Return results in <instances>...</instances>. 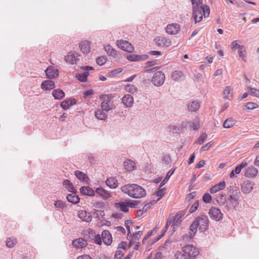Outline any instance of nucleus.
<instances>
[{
  "label": "nucleus",
  "instance_id": "nucleus-1",
  "mask_svg": "<svg viewBox=\"0 0 259 259\" xmlns=\"http://www.w3.org/2000/svg\"><path fill=\"white\" fill-rule=\"evenodd\" d=\"M121 190L124 193L135 199L144 197L146 195L145 190L141 186L135 184L124 185L121 187Z\"/></svg>",
  "mask_w": 259,
  "mask_h": 259
},
{
  "label": "nucleus",
  "instance_id": "nucleus-2",
  "mask_svg": "<svg viewBox=\"0 0 259 259\" xmlns=\"http://www.w3.org/2000/svg\"><path fill=\"white\" fill-rule=\"evenodd\" d=\"M182 251L185 253L190 259H195L199 253L198 248L190 244L183 246L182 247Z\"/></svg>",
  "mask_w": 259,
  "mask_h": 259
},
{
  "label": "nucleus",
  "instance_id": "nucleus-3",
  "mask_svg": "<svg viewBox=\"0 0 259 259\" xmlns=\"http://www.w3.org/2000/svg\"><path fill=\"white\" fill-rule=\"evenodd\" d=\"M102 102L101 108L106 112L113 109L114 107L113 101L109 95H104L102 98Z\"/></svg>",
  "mask_w": 259,
  "mask_h": 259
},
{
  "label": "nucleus",
  "instance_id": "nucleus-4",
  "mask_svg": "<svg viewBox=\"0 0 259 259\" xmlns=\"http://www.w3.org/2000/svg\"><path fill=\"white\" fill-rule=\"evenodd\" d=\"M195 220L197 221L199 230L201 232L205 231L208 229L209 221L206 215L197 217Z\"/></svg>",
  "mask_w": 259,
  "mask_h": 259
},
{
  "label": "nucleus",
  "instance_id": "nucleus-5",
  "mask_svg": "<svg viewBox=\"0 0 259 259\" xmlns=\"http://www.w3.org/2000/svg\"><path fill=\"white\" fill-rule=\"evenodd\" d=\"M241 195L240 192H235V195H231L227 199V209L228 210L235 208L238 204V199Z\"/></svg>",
  "mask_w": 259,
  "mask_h": 259
},
{
  "label": "nucleus",
  "instance_id": "nucleus-6",
  "mask_svg": "<svg viewBox=\"0 0 259 259\" xmlns=\"http://www.w3.org/2000/svg\"><path fill=\"white\" fill-rule=\"evenodd\" d=\"M165 78L164 73L162 71H157L154 74L151 81L154 85L160 87L163 84Z\"/></svg>",
  "mask_w": 259,
  "mask_h": 259
},
{
  "label": "nucleus",
  "instance_id": "nucleus-7",
  "mask_svg": "<svg viewBox=\"0 0 259 259\" xmlns=\"http://www.w3.org/2000/svg\"><path fill=\"white\" fill-rule=\"evenodd\" d=\"M208 214L211 219L216 221L223 219V214L218 207H211L209 210Z\"/></svg>",
  "mask_w": 259,
  "mask_h": 259
},
{
  "label": "nucleus",
  "instance_id": "nucleus-8",
  "mask_svg": "<svg viewBox=\"0 0 259 259\" xmlns=\"http://www.w3.org/2000/svg\"><path fill=\"white\" fill-rule=\"evenodd\" d=\"M117 46L120 49L127 52H133L134 47L128 41L124 40H118L117 41Z\"/></svg>",
  "mask_w": 259,
  "mask_h": 259
},
{
  "label": "nucleus",
  "instance_id": "nucleus-9",
  "mask_svg": "<svg viewBox=\"0 0 259 259\" xmlns=\"http://www.w3.org/2000/svg\"><path fill=\"white\" fill-rule=\"evenodd\" d=\"M156 45L159 47H168L171 45V41L169 39L163 36H158L154 39Z\"/></svg>",
  "mask_w": 259,
  "mask_h": 259
},
{
  "label": "nucleus",
  "instance_id": "nucleus-10",
  "mask_svg": "<svg viewBox=\"0 0 259 259\" xmlns=\"http://www.w3.org/2000/svg\"><path fill=\"white\" fill-rule=\"evenodd\" d=\"M193 17L195 19V23L200 22L203 17L202 8L201 6L195 7L193 6Z\"/></svg>",
  "mask_w": 259,
  "mask_h": 259
},
{
  "label": "nucleus",
  "instance_id": "nucleus-11",
  "mask_svg": "<svg viewBox=\"0 0 259 259\" xmlns=\"http://www.w3.org/2000/svg\"><path fill=\"white\" fill-rule=\"evenodd\" d=\"M187 210L186 209L178 211L175 217H171L172 218L173 224L172 227L178 226L182 222L181 218L186 214Z\"/></svg>",
  "mask_w": 259,
  "mask_h": 259
},
{
  "label": "nucleus",
  "instance_id": "nucleus-12",
  "mask_svg": "<svg viewBox=\"0 0 259 259\" xmlns=\"http://www.w3.org/2000/svg\"><path fill=\"white\" fill-rule=\"evenodd\" d=\"M180 30V25L177 23L169 24L165 28L167 33L171 35L176 34Z\"/></svg>",
  "mask_w": 259,
  "mask_h": 259
},
{
  "label": "nucleus",
  "instance_id": "nucleus-13",
  "mask_svg": "<svg viewBox=\"0 0 259 259\" xmlns=\"http://www.w3.org/2000/svg\"><path fill=\"white\" fill-rule=\"evenodd\" d=\"M251 159H250L248 157L246 158L243 160L241 163L235 167V169H233L234 171L236 174H239L241 172L242 169L248 166L251 162Z\"/></svg>",
  "mask_w": 259,
  "mask_h": 259
},
{
  "label": "nucleus",
  "instance_id": "nucleus-14",
  "mask_svg": "<svg viewBox=\"0 0 259 259\" xmlns=\"http://www.w3.org/2000/svg\"><path fill=\"white\" fill-rule=\"evenodd\" d=\"M102 239L103 243L107 245L111 244L112 241L111 234L108 230H104L102 233Z\"/></svg>",
  "mask_w": 259,
  "mask_h": 259
},
{
  "label": "nucleus",
  "instance_id": "nucleus-15",
  "mask_svg": "<svg viewBox=\"0 0 259 259\" xmlns=\"http://www.w3.org/2000/svg\"><path fill=\"white\" fill-rule=\"evenodd\" d=\"M122 103L125 108L132 107L134 104L133 97L129 94L124 95L122 98Z\"/></svg>",
  "mask_w": 259,
  "mask_h": 259
},
{
  "label": "nucleus",
  "instance_id": "nucleus-16",
  "mask_svg": "<svg viewBox=\"0 0 259 259\" xmlns=\"http://www.w3.org/2000/svg\"><path fill=\"white\" fill-rule=\"evenodd\" d=\"M171 76L172 79L178 82L184 80L185 76L182 71L180 70H175L172 72Z\"/></svg>",
  "mask_w": 259,
  "mask_h": 259
},
{
  "label": "nucleus",
  "instance_id": "nucleus-17",
  "mask_svg": "<svg viewBox=\"0 0 259 259\" xmlns=\"http://www.w3.org/2000/svg\"><path fill=\"white\" fill-rule=\"evenodd\" d=\"M253 184L249 181H245L241 185V191L244 194L249 193L253 189Z\"/></svg>",
  "mask_w": 259,
  "mask_h": 259
},
{
  "label": "nucleus",
  "instance_id": "nucleus-18",
  "mask_svg": "<svg viewBox=\"0 0 259 259\" xmlns=\"http://www.w3.org/2000/svg\"><path fill=\"white\" fill-rule=\"evenodd\" d=\"M148 56L147 55H139L135 54H131L127 56V59L131 61H139L145 60L148 59Z\"/></svg>",
  "mask_w": 259,
  "mask_h": 259
},
{
  "label": "nucleus",
  "instance_id": "nucleus-19",
  "mask_svg": "<svg viewBox=\"0 0 259 259\" xmlns=\"http://www.w3.org/2000/svg\"><path fill=\"white\" fill-rule=\"evenodd\" d=\"M78 60L77 53L74 51L69 52L65 57L66 61L72 64L76 63Z\"/></svg>",
  "mask_w": 259,
  "mask_h": 259
},
{
  "label": "nucleus",
  "instance_id": "nucleus-20",
  "mask_svg": "<svg viewBox=\"0 0 259 259\" xmlns=\"http://www.w3.org/2000/svg\"><path fill=\"white\" fill-rule=\"evenodd\" d=\"M47 76L49 78H54L58 75V70L52 67H48L45 71Z\"/></svg>",
  "mask_w": 259,
  "mask_h": 259
},
{
  "label": "nucleus",
  "instance_id": "nucleus-21",
  "mask_svg": "<svg viewBox=\"0 0 259 259\" xmlns=\"http://www.w3.org/2000/svg\"><path fill=\"white\" fill-rule=\"evenodd\" d=\"M78 217L83 221L90 222L92 219V214L86 210H81L79 212Z\"/></svg>",
  "mask_w": 259,
  "mask_h": 259
},
{
  "label": "nucleus",
  "instance_id": "nucleus-22",
  "mask_svg": "<svg viewBox=\"0 0 259 259\" xmlns=\"http://www.w3.org/2000/svg\"><path fill=\"white\" fill-rule=\"evenodd\" d=\"M74 175L81 182H83L88 183L89 181L88 176L84 172L80 170H75L74 171Z\"/></svg>",
  "mask_w": 259,
  "mask_h": 259
},
{
  "label": "nucleus",
  "instance_id": "nucleus-23",
  "mask_svg": "<svg viewBox=\"0 0 259 259\" xmlns=\"http://www.w3.org/2000/svg\"><path fill=\"white\" fill-rule=\"evenodd\" d=\"M258 172V170L252 166H249L245 170L244 176L248 178L255 177Z\"/></svg>",
  "mask_w": 259,
  "mask_h": 259
},
{
  "label": "nucleus",
  "instance_id": "nucleus-24",
  "mask_svg": "<svg viewBox=\"0 0 259 259\" xmlns=\"http://www.w3.org/2000/svg\"><path fill=\"white\" fill-rule=\"evenodd\" d=\"M55 87V83L51 80H45L41 84V89L45 90H50Z\"/></svg>",
  "mask_w": 259,
  "mask_h": 259
},
{
  "label": "nucleus",
  "instance_id": "nucleus-25",
  "mask_svg": "<svg viewBox=\"0 0 259 259\" xmlns=\"http://www.w3.org/2000/svg\"><path fill=\"white\" fill-rule=\"evenodd\" d=\"M72 245L74 247L79 248H82L83 247L86 246L87 245V242L85 240H83L82 238H79L78 239H76L72 242Z\"/></svg>",
  "mask_w": 259,
  "mask_h": 259
},
{
  "label": "nucleus",
  "instance_id": "nucleus-26",
  "mask_svg": "<svg viewBox=\"0 0 259 259\" xmlns=\"http://www.w3.org/2000/svg\"><path fill=\"white\" fill-rule=\"evenodd\" d=\"M80 192L85 195L93 196L95 195V191L91 188L87 186H83L80 188Z\"/></svg>",
  "mask_w": 259,
  "mask_h": 259
},
{
  "label": "nucleus",
  "instance_id": "nucleus-27",
  "mask_svg": "<svg viewBox=\"0 0 259 259\" xmlns=\"http://www.w3.org/2000/svg\"><path fill=\"white\" fill-rule=\"evenodd\" d=\"M226 186V183L225 181H222L219 183L218 184L214 185L210 189V192L211 194L215 193L219 190H223Z\"/></svg>",
  "mask_w": 259,
  "mask_h": 259
},
{
  "label": "nucleus",
  "instance_id": "nucleus-28",
  "mask_svg": "<svg viewBox=\"0 0 259 259\" xmlns=\"http://www.w3.org/2000/svg\"><path fill=\"white\" fill-rule=\"evenodd\" d=\"M75 99L73 98H70L69 99L63 101L61 104V106L63 109L67 110L70 106L75 104Z\"/></svg>",
  "mask_w": 259,
  "mask_h": 259
},
{
  "label": "nucleus",
  "instance_id": "nucleus-29",
  "mask_svg": "<svg viewBox=\"0 0 259 259\" xmlns=\"http://www.w3.org/2000/svg\"><path fill=\"white\" fill-rule=\"evenodd\" d=\"M198 227L197 221L194 220L190 226L189 236L190 238H192L195 236Z\"/></svg>",
  "mask_w": 259,
  "mask_h": 259
},
{
  "label": "nucleus",
  "instance_id": "nucleus-30",
  "mask_svg": "<svg viewBox=\"0 0 259 259\" xmlns=\"http://www.w3.org/2000/svg\"><path fill=\"white\" fill-rule=\"evenodd\" d=\"M95 193L103 199H107L110 196V193L102 188H97Z\"/></svg>",
  "mask_w": 259,
  "mask_h": 259
},
{
  "label": "nucleus",
  "instance_id": "nucleus-31",
  "mask_svg": "<svg viewBox=\"0 0 259 259\" xmlns=\"http://www.w3.org/2000/svg\"><path fill=\"white\" fill-rule=\"evenodd\" d=\"M106 185L111 189H115L118 186L117 180L113 177H110L106 181Z\"/></svg>",
  "mask_w": 259,
  "mask_h": 259
},
{
  "label": "nucleus",
  "instance_id": "nucleus-32",
  "mask_svg": "<svg viewBox=\"0 0 259 259\" xmlns=\"http://www.w3.org/2000/svg\"><path fill=\"white\" fill-rule=\"evenodd\" d=\"M105 111L103 110L102 108L98 109L95 112V117L99 120H105L107 118V115L105 113Z\"/></svg>",
  "mask_w": 259,
  "mask_h": 259
},
{
  "label": "nucleus",
  "instance_id": "nucleus-33",
  "mask_svg": "<svg viewBox=\"0 0 259 259\" xmlns=\"http://www.w3.org/2000/svg\"><path fill=\"white\" fill-rule=\"evenodd\" d=\"M124 166L126 170L131 171L135 169L136 164L134 161L128 159L124 162Z\"/></svg>",
  "mask_w": 259,
  "mask_h": 259
},
{
  "label": "nucleus",
  "instance_id": "nucleus-34",
  "mask_svg": "<svg viewBox=\"0 0 259 259\" xmlns=\"http://www.w3.org/2000/svg\"><path fill=\"white\" fill-rule=\"evenodd\" d=\"M52 95L56 100H61L65 96L64 92L61 89L54 90L52 92Z\"/></svg>",
  "mask_w": 259,
  "mask_h": 259
},
{
  "label": "nucleus",
  "instance_id": "nucleus-35",
  "mask_svg": "<svg viewBox=\"0 0 259 259\" xmlns=\"http://www.w3.org/2000/svg\"><path fill=\"white\" fill-rule=\"evenodd\" d=\"M200 103L197 101H193L188 105V109L190 111H196L200 108Z\"/></svg>",
  "mask_w": 259,
  "mask_h": 259
},
{
  "label": "nucleus",
  "instance_id": "nucleus-36",
  "mask_svg": "<svg viewBox=\"0 0 259 259\" xmlns=\"http://www.w3.org/2000/svg\"><path fill=\"white\" fill-rule=\"evenodd\" d=\"M66 198L68 201L73 204L77 203L79 201V198L75 193L67 195Z\"/></svg>",
  "mask_w": 259,
  "mask_h": 259
},
{
  "label": "nucleus",
  "instance_id": "nucleus-37",
  "mask_svg": "<svg viewBox=\"0 0 259 259\" xmlns=\"http://www.w3.org/2000/svg\"><path fill=\"white\" fill-rule=\"evenodd\" d=\"M199 118L198 117H196L194 121H188L187 122V124L190 125V127L193 129V130H197L200 128V124H199Z\"/></svg>",
  "mask_w": 259,
  "mask_h": 259
},
{
  "label": "nucleus",
  "instance_id": "nucleus-38",
  "mask_svg": "<svg viewBox=\"0 0 259 259\" xmlns=\"http://www.w3.org/2000/svg\"><path fill=\"white\" fill-rule=\"evenodd\" d=\"M236 122L235 119L230 117L225 120L223 123V126L225 128H229L234 126Z\"/></svg>",
  "mask_w": 259,
  "mask_h": 259
},
{
  "label": "nucleus",
  "instance_id": "nucleus-39",
  "mask_svg": "<svg viewBox=\"0 0 259 259\" xmlns=\"http://www.w3.org/2000/svg\"><path fill=\"white\" fill-rule=\"evenodd\" d=\"M89 75L88 71H84L82 73H79L76 74V78L81 82H85Z\"/></svg>",
  "mask_w": 259,
  "mask_h": 259
},
{
  "label": "nucleus",
  "instance_id": "nucleus-40",
  "mask_svg": "<svg viewBox=\"0 0 259 259\" xmlns=\"http://www.w3.org/2000/svg\"><path fill=\"white\" fill-rule=\"evenodd\" d=\"M79 47L81 52L84 54H87L90 52V46L88 42L85 41L81 42Z\"/></svg>",
  "mask_w": 259,
  "mask_h": 259
},
{
  "label": "nucleus",
  "instance_id": "nucleus-41",
  "mask_svg": "<svg viewBox=\"0 0 259 259\" xmlns=\"http://www.w3.org/2000/svg\"><path fill=\"white\" fill-rule=\"evenodd\" d=\"M117 207H119L120 209L124 212H128V205L126 202L120 201L115 203Z\"/></svg>",
  "mask_w": 259,
  "mask_h": 259
},
{
  "label": "nucleus",
  "instance_id": "nucleus-42",
  "mask_svg": "<svg viewBox=\"0 0 259 259\" xmlns=\"http://www.w3.org/2000/svg\"><path fill=\"white\" fill-rule=\"evenodd\" d=\"M105 51L107 53L113 57H115L117 56V51L113 49L110 45H107L104 47Z\"/></svg>",
  "mask_w": 259,
  "mask_h": 259
},
{
  "label": "nucleus",
  "instance_id": "nucleus-43",
  "mask_svg": "<svg viewBox=\"0 0 259 259\" xmlns=\"http://www.w3.org/2000/svg\"><path fill=\"white\" fill-rule=\"evenodd\" d=\"M175 170V168H174L172 170H169L165 177L164 178L162 182L161 183L160 185V188H161L163 186H164L169 180L170 177L172 176V175L174 173V171Z\"/></svg>",
  "mask_w": 259,
  "mask_h": 259
},
{
  "label": "nucleus",
  "instance_id": "nucleus-44",
  "mask_svg": "<svg viewBox=\"0 0 259 259\" xmlns=\"http://www.w3.org/2000/svg\"><path fill=\"white\" fill-rule=\"evenodd\" d=\"M63 186L70 192L74 191V187L72 184L68 180H65L63 182Z\"/></svg>",
  "mask_w": 259,
  "mask_h": 259
},
{
  "label": "nucleus",
  "instance_id": "nucleus-45",
  "mask_svg": "<svg viewBox=\"0 0 259 259\" xmlns=\"http://www.w3.org/2000/svg\"><path fill=\"white\" fill-rule=\"evenodd\" d=\"M245 53H246V47L244 46H241L240 49L238 50V55L240 58L242 59V60L246 62L245 58Z\"/></svg>",
  "mask_w": 259,
  "mask_h": 259
},
{
  "label": "nucleus",
  "instance_id": "nucleus-46",
  "mask_svg": "<svg viewBox=\"0 0 259 259\" xmlns=\"http://www.w3.org/2000/svg\"><path fill=\"white\" fill-rule=\"evenodd\" d=\"M125 90L127 92L134 94L137 92V88L133 84H127L125 86Z\"/></svg>",
  "mask_w": 259,
  "mask_h": 259
},
{
  "label": "nucleus",
  "instance_id": "nucleus-47",
  "mask_svg": "<svg viewBox=\"0 0 259 259\" xmlns=\"http://www.w3.org/2000/svg\"><path fill=\"white\" fill-rule=\"evenodd\" d=\"M16 244V239L13 237L8 238L6 241V245L9 248L13 247Z\"/></svg>",
  "mask_w": 259,
  "mask_h": 259
},
{
  "label": "nucleus",
  "instance_id": "nucleus-48",
  "mask_svg": "<svg viewBox=\"0 0 259 259\" xmlns=\"http://www.w3.org/2000/svg\"><path fill=\"white\" fill-rule=\"evenodd\" d=\"M207 135L205 133H202L195 143L199 145H201L207 140Z\"/></svg>",
  "mask_w": 259,
  "mask_h": 259
},
{
  "label": "nucleus",
  "instance_id": "nucleus-49",
  "mask_svg": "<svg viewBox=\"0 0 259 259\" xmlns=\"http://www.w3.org/2000/svg\"><path fill=\"white\" fill-rule=\"evenodd\" d=\"M101 216L102 218L105 216V213L103 210L95 209L94 212L92 214V218H99Z\"/></svg>",
  "mask_w": 259,
  "mask_h": 259
},
{
  "label": "nucleus",
  "instance_id": "nucleus-50",
  "mask_svg": "<svg viewBox=\"0 0 259 259\" xmlns=\"http://www.w3.org/2000/svg\"><path fill=\"white\" fill-rule=\"evenodd\" d=\"M248 90L250 92L251 95L259 98V90L251 87H249Z\"/></svg>",
  "mask_w": 259,
  "mask_h": 259
},
{
  "label": "nucleus",
  "instance_id": "nucleus-51",
  "mask_svg": "<svg viewBox=\"0 0 259 259\" xmlns=\"http://www.w3.org/2000/svg\"><path fill=\"white\" fill-rule=\"evenodd\" d=\"M175 256L176 259H190L189 256H188L184 252H179L175 255Z\"/></svg>",
  "mask_w": 259,
  "mask_h": 259
},
{
  "label": "nucleus",
  "instance_id": "nucleus-52",
  "mask_svg": "<svg viewBox=\"0 0 259 259\" xmlns=\"http://www.w3.org/2000/svg\"><path fill=\"white\" fill-rule=\"evenodd\" d=\"M212 197L209 193H205L202 197V200L205 203H210Z\"/></svg>",
  "mask_w": 259,
  "mask_h": 259
},
{
  "label": "nucleus",
  "instance_id": "nucleus-53",
  "mask_svg": "<svg viewBox=\"0 0 259 259\" xmlns=\"http://www.w3.org/2000/svg\"><path fill=\"white\" fill-rule=\"evenodd\" d=\"M161 160L167 165H169L171 162L170 157L168 155L162 156Z\"/></svg>",
  "mask_w": 259,
  "mask_h": 259
},
{
  "label": "nucleus",
  "instance_id": "nucleus-54",
  "mask_svg": "<svg viewBox=\"0 0 259 259\" xmlns=\"http://www.w3.org/2000/svg\"><path fill=\"white\" fill-rule=\"evenodd\" d=\"M199 206V201H196L191 206L189 209V212L190 213H192L195 212Z\"/></svg>",
  "mask_w": 259,
  "mask_h": 259
},
{
  "label": "nucleus",
  "instance_id": "nucleus-55",
  "mask_svg": "<svg viewBox=\"0 0 259 259\" xmlns=\"http://www.w3.org/2000/svg\"><path fill=\"white\" fill-rule=\"evenodd\" d=\"M165 190V188H159L158 190L155 192V195L159 197L160 199L164 196V192Z\"/></svg>",
  "mask_w": 259,
  "mask_h": 259
},
{
  "label": "nucleus",
  "instance_id": "nucleus-56",
  "mask_svg": "<svg viewBox=\"0 0 259 259\" xmlns=\"http://www.w3.org/2000/svg\"><path fill=\"white\" fill-rule=\"evenodd\" d=\"M213 143H214L212 141H210V142L207 143L206 144H205V145L201 147V148L200 149V151H207V150H209V149L210 147H211V146L213 145Z\"/></svg>",
  "mask_w": 259,
  "mask_h": 259
},
{
  "label": "nucleus",
  "instance_id": "nucleus-57",
  "mask_svg": "<svg viewBox=\"0 0 259 259\" xmlns=\"http://www.w3.org/2000/svg\"><path fill=\"white\" fill-rule=\"evenodd\" d=\"M258 107L256 103L254 102H248L246 105V109L248 110H252Z\"/></svg>",
  "mask_w": 259,
  "mask_h": 259
},
{
  "label": "nucleus",
  "instance_id": "nucleus-58",
  "mask_svg": "<svg viewBox=\"0 0 259 259\" xmlns=\"http://www.w3.org/2000/svg\"><path fill=\"white\" fill-rule=\"evenodd\" d=\"M235 192H240L237 189V188L235 186H230V189L228 191V194L229 195V196H231V195H235Z\"/></svg>",
  "mask_w": 259,
  "mask_h": 259
},
{
  "label": "nucleus",
  "instance_id": "nucleus-59",
  "mask_svg": "<svg viewBox=\"0 0 259 259\" xmlns=\"http://www.w3.org/2000/svg\"><path fill=\"white\" fill-rule=\"evenodd\" d=\"M202 8V14L204 16V17H207L209 16L210 13V9L209 7L207 6H205V7H201Z\"/></svg>",
  "mask_w": 259,
  "mask_h": 259
},
{
  "label": "nucleus",
  "instance_id": "nucleus-60",
  "mask_svg": "<svg viewBox=\"0 0 259 259\" xmlns=\"http://www.w3.org/2000/svg\"><path fill=\"white\" fill-rule=\"evenodd\" d=\"M172 222L173 223L172 218L171 217L170 215L167 220L165 226L164 228V232H166L167 231L168 227L170 226Z\"/></svg>",
  "mask_w": 259,
  "mask_h": 259
},
{
  "label": "nucleus",
  "instance_id": "nucleus-61",
  "mask_svg": "<svg viewBox=\"0 0 259 259\" xmlns=\"http://www.w3.org/2000/svg\"><path fill=\"white\" fill-rule=\"evenodd\" d=\"M105 62L106 59L103 56L98 57L96 59V63L100 66L103 65Z\"/></svg>",
  "mask_w": 259,
  "mask_h": 259
},
{
  "label": "nucleus",
  "instance_id": "nucleus-62",
  "mask_svg": "<svg viewBox=\"0 0 259 259\" xmlns=\"http://www.w3.org/2000/svg\"><path fill=\"white\" fill-rule=\"evenodd\" d=\"M128 207H130L132 208L135 207L139 203V201L135 200H131L128 201H126Z\"/></svg>",
  "mask_w": 259,
  "mask_h": 259
},
{
  "label": "nucleus",
  "instance_id": "nucleus-63",
  "mask_svg": "<svg viewBox=\"0 0 259 259\" xmlns=\"http://www.w3.org/2000/svg\"><path fill=\"white\" fill-rule=\"evenodd\" d=\"M230 92H231V89H230L229 88V87H227V88H226L224 91V96L226 99H227L228 100L231 99L230 98L231 97V96L229 95L230 94Z\"/></svg>",
  "mask_w": 259,
  "mask_h": 259
},
{
  "label": "nucleus",
  "instance_id": "nucleus-64",
  "mask_svg": "<svg viewBox=\"0 0 259 259\" xmlns=\"http://www.w3.org/2000/svg\"><path fill=\"white\" fill-rule=\"evenodd\" d=\"M123 254V252L121 250H119L116 251L114 257L116 259H121Z\"/></svg>",
  "mask_w": 259,
  "mask_h": 259
}]
</instances>
